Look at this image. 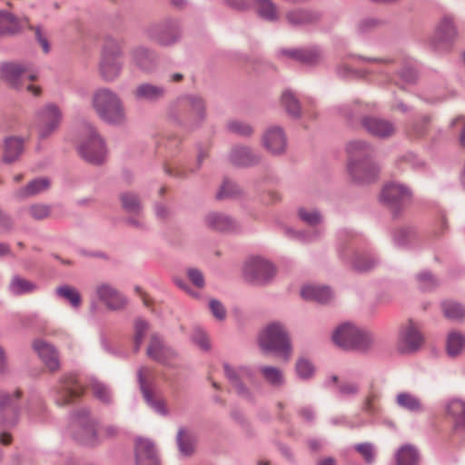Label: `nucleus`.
Returning <instances> with one entry per match:
<instances>
[{
    "label": "nucleus",
    "mask_w": 465,
    "mask_h": 465,
    "mask_svg": "<svg viewBox=\"0 0 465 465\" xmlns=\"http://www.w3.org/2000/svg\"><path fill=\"white\" fill-rule=\"evenodd\" d=\"M166 116L173 124L193 131L200 127L206 119V101L198 94H182L168 104Z\"/></svg>",
    "instance_id": "nucleus-1"
},
{
    "label": "nucleus",
    "mask_w": 465,
    "mask_h": 465,
    "mask_svg": "<svg viewBox=\"0 0 465 465\" xmlns=\"http://www.w3.org/2000/svg\"><path fill=\"white\" fill-rule=\"evenodd\" d=\"M257 342L263 353H272L284 361H288L292 357V346L289 332L279 322L266 325L260 331Z\"/></svg>",
    "instance_id": "nucleus-2"
},
{
    "label": "nucleus",
    "mask_w": 465,
    "mask_h": 465,
    "mask_svg": "<svg viewBox=\"0 0 465 465\" xmlns=\"http://www.w3.org/2000/svg\"><path fill=\"white\" fill-rule=\"evenodd\" d=\"M92 106L98 117L109 124L122 125L126 122L123 101L110 88L95 90L92 95Z\"/></svg>",
    "instance_id": "nucleus-3"
},
{
    "label": "nucleus",
    "mask_w": 465,
    "mask_h": 465,
    "mask_svg": "<svg viewBox=\"0 0 465 465\" xmlns=\"http://www.w3.org/2000/svg\"><path fill=\"white\" fill-rule=\"evenodd\" d=\"M331 338L337 346L347 351H367L375 342L371 332L351 322L337 326Z\"/></svg>",
    "instance_id": "nucleus-4"
},
{
    "label": "nucleus",
    "mask_w": 465,
    "mask_h": 465,
    "mask_svg": "<svg viewBox=\"0 0 465 465\" xmlns=\"http://www.w3.org/2000/svg\"><path fill=\"white\" fill-rule=\"evenodd\" d=\"M124 41L113 36H106L99 62V75L104 82H114L123 71L124 63L120 60L123 55Z\"/></svg>",
    "instance_id": "nucleus-5"
},
{
    "label": "nucleus",
    "mask_w": 465,
    "mask_h": 465,
    "mask_svg": "<svg viewBox=\"0 0 465 465\" xmlns=\"http://www.w3.org/2000/svg\"><path fill=\"white\" fill-rule=\"evenodd\" d=\"M144 36L162 47H170L178 44L183 36V28L179 20L172 17L153 22L143 29Z\"/></svg>",
    "instance_id": "nucleus-6"
},
{
    "label": "nucleus",
    "mask_w": 465,
    "mask_h": 465,
    "mask_svg": "<svg viewBox=\"0 0 465 465\" xmlns=\"http://www.w3.org/2000/svg\"><path fill=\"white\" fill-rule=\"evenodd\" d=\"M459 37L455 17L447 14L440 17L429 40L430 47L437 53L449 52Z\"/></svg>",
    "instance_id": "nucleus-7"
},
{
    "label": "nucleus",
    "mask_w": 465,
    "mask_h": 465,
    "mask_svg": "<svg viewBox=\"0 0 465 465\" xmlns=\"http://www.w3.org/2000/svg\"><path fill=\"white\" fill-rule=\"evenodd\" d=\"M82 135L83 141L78 147L81 157L89 163L95 165L102 164L106 156L104 141L90 124L84 125Z\"/></svg>",
    "instance_id": "nucleus-8"
},
{
    "label": "nucleus",
    "mask_w": 465,
    "mask_h": 465,
    "mask_svg": "<svg viewBox=\"0 0 465 465\" xmlns=\"http://www.w3.org/2000/svg\"><path fill=\"white\" fill-rule=\"evenodd\" d=\"M69 431L73 438L82 445L94 447L100 442L95 430V422L85 409L79 410L73 414Z\"/></svg>",
    "instance_id": "nucleus-9"
},
{
    "label": "nucleus",
    "mask_w": 465,
    "mask_h": 465,
    "mask_svg": "<svg viewBox=\"0 0 465 465\" xmlns=\"http://www.w3.org/2000/svg\"><path fill=\"white\" fill-rule=\"evenodd\" d=\"M38 72L29 64L9 62L0 67V77L12 88L22 89L27 81L37 79Z\"/></svg>",
    "instance_id": "nucleus-10"
},
{
    "label": "nucleus",
    "mask_w": 465,
    "mask_h": 465,
    "mask_svg": "<svg viewBox=\"0 0 465 465\" xmlns=\"http://www.w3.org/2000/svg\"><path fill=\"white\" fill-rule=\"evenodd\" d=\"M411 191L405 184L391 182L384 185L381 199L388 206L394 216H397L402 208L411 202Z\"/></svg>",
    "instance_id": "nucleus-11"
},
{
    "label": "nucleus",
    "mask_w": 465,
    "mask_h": 465,
    "mask_svg": "<svg viewBox=\"0 0 465 465\" xmlns=\"http://www.w3.org/2000/svg\"><path fill=\"white\" fill-rule=\"evenodd\" d=\"M275 275V268L268 260L262 257L248 259L243 266V276L253 284H266Z\"/></svg>",
    "instance_id": "nucleus-12"
},
{
    "label": "nucleus",
    "mask_w": 465,
    "mask_h": 465,
    "mask_svg": "<svg viewBox=\"0 0 465 465\" xmlns=\"http://www.w3.org/2000/svg\"><path fill=\"white\" fill-rule=\"evenodd\" d=\"M322 16V13L318 10L294 7L285 12L284 21L292 29L311 30L319 25Z\"/></svg>",
    "instance_id": "nucleus-13"
},
{
    "label": "nucleus",
    "mask_w": 465,
    "mask_h": 465,
    "mask_svg": "<svg viewBox=\"0 0 465 465\" xmlns=\"http://www.w3.org/2000/svg\"><path fill=\"white\" fill-rule=\"evenodd\" d=\"M423 343L420 326L412 320L401 325L398 332L397 348L401 353H412L419 351Z\"/></svg>",
    "instance_id": "nucleus-14"
},
{
    "label": "nucleus",
    "mask_w": 465,
    "mask_h": 465,
    "mask_svg": "<svg viewBox=\"0 0 465 465\" xmlns=\"http://www.w3.org/2000/svg\"><path fill=\"white\" fill-rule=\"evenodd\" d=\"M223 370L226 378L237 394L246 401H252L254 400L253 393L243 382L245 380H252L253 378L252 369L247 366L232 367L228 363H224Z\"/></svg>",
    "instance_id": "nucleus-15"
},
{
    "label": "nucleus",
    "mask_w": 465,
    "mask_h": 465,
    "mask_svg": "<svg viewBox=\"0 0 465 465\" xmlns=\"http://www.w3.org/2000/svg\"><path fill=\"white\" fill-rule=\"evenodd\" d=\"M62 114L59 108L49 104L39 109L35 114V126L41 139L50 136L59 126Z\"/></svg>",
    "instance_id": "nucleus-16"
},
{
    "label": "nucleus",
    "mask_w": 465,
    "mask_h": 465,
    "mask_svg": "<svg viewBox=\"0 0 465 465\" xmlns=\"http://www.w3.org/2000/svg\"><path fill=\"white\" fill-rule=\"evenodd\" d=\"M94 294L96 299L110 311H122L128 303L127 298L109 282L97 283L94 287Z\"/></svg>",
    "instance_id": "nucleus-17"
},
{
    "label": "nucleus",
    "mask_w": 465,
    "mask_h": 465,
    "mask_svg": "<svg viewBox=\"0 0 465 465\" xmlns=\"http://www.w3.org/2000/svg\"><path fill=\"white\" fill-rule=\"evenodd\" d=\"M146 355L156 362L170 366L171 361L178 356V353L165 343L160 334L153 332L150 335Z\"/></svg>",
    "instance_id": "nucleus-18"
},
{
    "label": "nucleus",
    "mask_w": 465,
    "mask_h": 465,
    "mask_svg": "<svg viewBox=\"0 0 465 465\" xmlns=\"http://www.w3.org/2000/svg\"><path fill=\"white\" fill-rule=\"evenodd\" d=\"M84 392V388L74 374L64 376L55 388L54 401L58 406H64Z\"/></svg>",
    "instance_id": "nucleus-19"
},
{
    "label": "nucleus",
    "mask_w": 465,
    "mask_h": 465,
    "mask_svg": "<svg viewBox=\"0 0 465 465\" xmlns=\"http://www.w3.org/2000/svg\"><path fill=\"white\" fill-rule=\"evenodd\" d=\"M341 260L350 264L352 270L358 272H367L379 263L378 258L371 252L353 251L349 248L340 252Z\"/></svg>",
    "instance_id": "nucleus-20"
},
{
    "label": "nucleus",
    "mask_w": 465,
    "mask_h": 465,
    "mask_svg": "<svg viewBox=\"0 0 465 465\" xmlns=\"http://www.w3.org/2000/svg\"><path fill=\"white\" fill-rule=\"evenodd\" d=\"M262 144L271 154L275 156L283 155L288 146L283 129L277 125L268 127L262 136Z\"/></svg>",
    "instance_id": "nucleus-21"
},
{
    "label": "nucleus",
    "mask_w": 465,
    "mask_h": 465,
    "mask_svg": "<svg viewBox=\"0 0 465 465\" xmlns=\"http://www.w3.org/2000/svg\"><path fill=\"white\" fill-rule=\"evenodd\" d=\"M348 171L352 181L357 184H368L378 179L380 167L374 161L349 162Z\"/></svg>",
    "instance_id": "nucleus-22"
},
{
    "label": "nucleus",
    "mask_w": 465,
    "mask_h": 465,
    "mask_svg": "<svg viewBox=\"0 0 465 465\" xmlns=\"http://www.w3.org/2000/svg\"><path fill=\"white\" fill-rule=\"evenodd\" d=\"M167 95V88L163 84L151 82H143L134 90V97L137 102L149 104H157L163 102Z\"/></svg>",
    "instance_id": "nucleus-23"
},
{
    "label": "nucleus",
    "mask_w": 465,
    "mask_h": 465,
    "mask_svg": "<svg viewBox=\"0 0 465 465\" xmlns=\"http://www.w3.org/2000/svg\"><path fill=\"white\" fill-rule=\"evenodd\" d=\"M20 391L8 393L0 391V420L6 427H13L18 420L17 401Z\"/></svg>",
    "instance_id": "nucleus-24"
},
{
    "label": "nucleus",
    "mask_w": 465,
    "mask_h": 465,
    "mask_svg": "<svg viewBox=\"0 0 465 465\" xmlns=\"http://www.w3.org/2000/svg\"><path fill=\"white\" fill-rule=\"evenodd\" d=\"M130 60L133 64L145 73L153 72L157 66L156 53L144 45H137L130 51Z\"/></svg>",
    "instance_id": "nucleus-25"
},
{
    "label": "nucleus",
    "mask_w": 465,
    "mask_h": 465,
    "mask_svg": "<svg viewBox=\"0 0 465 465\" xmlns=\"http://www.w3.org/2000/svg\"><path fill=\"white\" fill-rule=\"evenodd\" d=\"M230 162L238 167H252L262 162V155L252 148L244 145H235L229 153Z\"/></svg>",
    "instance_id": "nucleus-26"
},
{
    "label": "nucleus",
    "mask_w": 465,
    "mask_h": 465,
    "mask_svg": "<svg viewBox=\"0 0 465 465\" xmlns=\"http://www.w3.org/2000/svg\"><path fill=\"white\" fill-rule=\"evenodd\" d=\"M134 454L136 465H160L154 443L149 439H136Z\"/></svg>",
    "instance_id": "nucleus-27"
},
{
    "label": "nucleus",
    "mask_w": 465,
    "mask_h": 465,
    "mask_svg": "<svg viewBox=\"0 0 465 465\" xmlns=\"http://www.w3.org/2000/svg\"><path fill=\"white\" fill-rule=\"evenodd\" d=\"M361 124L370 134L379 138H388L395 132L392 123L376 116H364Z\"/></svg>",
    "instance_id": "nucleus-28"
},
{
    "label": "nucleus",
    "mask_w": 465,
    "mask_h": 465,
    "mask_svg": "<svg viewBox=\"0 0 465 465\" xmlns=\"http://www.w3.org/2000/svg\"><path fill=\"white\" fill-rule=\"evenodd\" d=\"M33 348L50 371H55L59 369V353L54 345L44 340H35Z\"/></svg>",
    "instance_id": "nucleus-29"
},
{
    "label": "nucleus",
    "mask_w": 465,
    "mask_h": 465,
    "mask_svg": "<svg viewBox=\"0 0 465 465\" xmlns=\"http://www.w3.org/2000/svg\"><path fill=\"white\" fill-rule=\"evenodd\" d=\"M204 221L209 228L217 232H235L240 230L238 223L230 215L223 213H210L205 216Z\"/></svg>",
    "instance_id": "nucleus-30"
},
{
    "label": "nucleus",
    "mask_w": 465,
    "mask_h": 465,
    "mask_svg": "<svg viewBox=\"0 0 465 465\" xmlns=\"http://www.w3.org/2000/svg\"><path fill=\"white\" fill-rule=\"evenodd\" d=\"M346 150L349 154V162L373 161L374 149L365 141H351L347 144Z\"/></svg>",
    "instance_id": "nucleus-31"
},
{
    "label": "nucleus",
    "mask_w": 465,
    "mask_h": 465,
    "mask_svg": "<svg viewBox=\"0 0 465 465\" xmlns=\"http://www.w3.org/2000/svg\"><path fill=\"white\" fill-rule=\"evenodd\" d=\"M25 140L18 136H9L4 141L3 162L12 163L19 159L24 152Z\"/></svg>",
    "instance_id": "nucleus-32"
},
{
    "label": "nucleus",
    "mask_w": 465,
    "mask_h": 465,
    "mask_svg": "<svg viewBox=\"0 0 465 465\" xmlns=\"http://www.w3.org/2000/svg\"><path fill=\"white\" fill-rule=\"evenodd\" d=\"M145 371L146 369L144 367H141L137 371V378L143 399L146 403L157 413L161 415H167L168 411L164 406L163 401L154 400L152 391L146 385V381L143 376Z\"/></svg>",
    "instance_id": "nucleus-33"
},
{
    "label": "nucleus",
    "mask_w": 465,
    "mask_h": 465,
    "mask_svg": "<svg viewBox=\"0 0 465 465\" xmlns=\"http://www.w3.org/2000/svg\"><path fill=\"white\" fill-rule=\"evenodd\" d=\"M396 405L411 413H420L424 411L421 400L409 391H401L395 397Z\"/></svg>",
    "instance_id": "nucleus-34"
},
{
    "label": "nucleus",
    "mask_w": 465,
    "mask_h": 465,
    "mask_svg": "<svg viewBox=\"0 0 465 465\" xmlns=\"http://www.w3.org/2000/svg\"><path fill=\"white\" fill-rule=\"evenodd\" d=\"M282 53L291 58L308 64H316L322 58V51L319 47L284 50Z\"/></svg>",
    "instance_id": "nucleus-35"
},
{
    "label": "nucleus",
    "mask_w": 465,
    "mask_h": 465,
    "mask_svg": "<svg viewBox=\"0 0 465 465\" xmlns=\"http://www.w3.org/2000/svg\"><path fill=\"white\" fill-rule=\"evenodd\" d=\"M196 437L194 433L183 427H181L176 435V444L180 453L185 457H189L194 452Z\"/></svg>",
    "instance_id": "nucleus-36"
},
{
    "label": "nucleus",
    "mask_w": 465,
    "mask_h": 465,
    "mask_svg": "<svg viewBox=\"0 0 465 465\" xmlns=\"http://www.w3.org/2000/svg\"><path fill=\"white\" fill-rule=\"evenodd\" d=\"M301 295L305 300L327 303L332 298V292L327 286L308 285L302 289Z\"/></svg>",
    "instance_id": "nucleus-37"
},
{
    "label": "nucleus",
    "mask_w": 465,
    "mask_h": 465,
    "mask_svg": "<svg viewBox=\"0 0 465 465\" xmlns=\"http://www.w3.org/2000/svg\"><path fill=\"white\" fill-rule=\"evenodd\" d=\"M446 412L455 420V426L465 430V400L453 398L445 404Z\"/></svg>",
    "instance_id": "nucleus-38"
},
{
    "label": "nucleus",
    "mask_w": 465,
    "mask_h": 465,
    "mask_svg": "<svg viewBox=\"0 0 465 465\" xmlns=\"http://www.w3.org/2000/svg\"><path fill=\"white\" fill-rule=\"evenodd\" d=\"M23 28L20 20L12 13L0 10V36L13 35Z\"/></svg>",
    "instance_id": "nucleus-39"
},
{
    "label": "nucleus",
    "mask_w": 465,
    "mask_h": 465,
    "mask_svg": "<svg viewBox=\"0 0 465 465\" xmlns=\"http://www.w3.org/2000/svg\"><path fill=\"white\" fill-rule=\"evenodd\" d=\"M54 294L66 301L72 308L78 309L82 304V297L79 291L69 284H62L55 288Z\"/></svg>",
    "instance_id": "nucleus-40"
},
{
    "label": "nucleus",
    "mask_w": 465,
    "mask_h": 465,
    "mask_svg": "<svg viewBox=\"0 0 465 465\" xmlns=\"http://www.w3.org/2000/svg\"><path fill=\"white\" fill-rule=\"evenodd\" d=\"M258 371L262 374L264 381L274 388H280L285 383L283 372L277 367L262 365L258 367Z\"/></svg>",
    "instance_id": "nucleus-41"
},
{
    "label": "nucleus",
    "mask_w": 465,
    "mask_h": 465,
    "mask_svg": "<svg viewBox=\"0 0 465 465\" xmlns=\"http://www.w3.org/2000/svg\"><path fill=\"white\" fill-rule=\"evenodd\" d=\"M258 15L269 22H276L279 19V13L276 5L272 0H254Z\"/></svg>",
    "instance_id": "nucleus-42"
},
{
    "label": "nucleus",
    "mask_w": 465,
    "mask_h": 465,
    "mask_svg": "<svg viewBox=\"0 0 465 465\" xmlns=\"http://www.w3.org/2000/svg\"><path fill=\"white\" fill-rule=\"evenodd\" d=\"M419 460L418 450L411 444L401 447L396 453V465H418Z\"/></svg>",
    "instance_id": "nucleus-43"
},
{
    "label": "nucleus",
    "mask_w": 465,
    "mask_h": 465,
    "mask_svg": "<svg viewBox=\"0 0 465 465\" xmlns=\"http://www.w3.org/2000/svg\"><path fill=\"white\" fill-rule=\"evenodd\" d=\"M49 185L50 181L47 178H37L31 181L25 187L19 189L16 196L19 198L33 196L45 191Z\"/></svg>",
    "instance_id": "nucleus-44"
},
{
    "label": "nucleus",
    "mask_w": 465,
    "mask_h": 465,
    "mask_svg": "<svg viewBox=\"0 0 465 465\" xmlns=\"http://www.w3.org/2000/svg\"><path fill=\"white\" fill-rule=\"evenodd\" d=\"M120 201L124 210L134 215H140L143 205L139 196L132 192H124L120 194Z\"/></svg>",
    "instance_id": "nucleus-45"
},
{
    "label": "nucleus",
    "mask_w": 465,
    "mask_h": 465,
    "mask_svg": "<svg viewBox=\"0 0 465 465\" xmlns=\"http://www.w3.org/2000/svg\"><path fill=\"white\" fill-rule=\"evenodd\" d=\"M446 348L450 357L460 355L465 348V335L457 331H450L447 337Z\"/></svg>",
    "instance_id": "nucleus-46"
},
{
    "label": "nucleus",
    "mask_w": 465,
    "mask_h": 465,
    "mask_svg": "<svg viewBox=\"0 0 465 465\" xmlns=\"http://www.w3.org/2000/svg\"><path fill=\"white\" fill-rule=\"evenodd\" d=\"M297 215L302 222L311 227H316L323 222L322 213L316 208L299 207L297 209Z\"/></svg>",
    "instance_id": "nucleus-47"
},
{
    "label": "nucleus",
    "mask_w": 465,
    "mask_h": 465,
    "mask_svg": "<svg viewBox=\"0 0 465 465\" xmlns=\"http://www.w3.org/2000/svg\"><path fill=\"white\" fill-rule=\"evenodd\" d=\"M381 393L379 390H377L373 384L371 385L367 395L365 396L362 402V411H364L367 415L372 417L379 413L380 408L376 404V402L380 400Z\"/></svg>",
    "instance_id": "nucleus-48"
},
{
    "label": "nucleus",
    "mask_w": 465,
    "mask_h": 465,
    "mask_svg": "<svg viewBox=\"0 0 465 465\" xmlns=\"http://www.w3.org/2000/svg\"><path fill=\"white\" fill-rule=\"evenodd\" d=\"M36 290V284L19 275H15L10 283L9 291L14 295H23L25 293L33 292Z\"/></svg>",
    "instance_id": "nucleus-49"
},
{
    "label": "nucleus",
    "mask_w": 465,
    "mask_h": 465,
    "mask_svg": "<svg viewBox=\"0 0 465 465\" xmlns=\"http://www.w3.org/2000/svg\"><path fill=\"white\" fill-rule=\"evenodd\" d=\"M90 388L94 397L102 403L110 404L113 401L111 389L105 383L94 379L90 382Z\"/></svg>",
    "instance_id": "nucleus-50"
},
{
    "label": "nucleus",
    "mask_w": 465,
    "mask_h": 465,
    "mask_svg": "<svg viewBox=\"0 0 465 465\" xmlns=\"http://www.w3.org/2000/svg\"><path fill=\"white\" fill-rule=\"evenodd\" d=\"M441 308L445 317L450 320L461 321L465 318V307L457 302H443Z\"/></svg>",
    "instance_id": "nucleus-51"
},
{
    "label": "nucleus",
    "mask_w": 465,
    "mask_h": 465,
    "mask_svg": "<svg viewBox=\"0 0 465 465\" xmlns=\"http://www.w3.org/2000/svg\"><path fill=\"white\" fill-rule=\"evenodd\" d=\"M284 233L291 239L307 243L317 240L321 236L322 232L318 229L312 231H296L287 227L284 229Z\"/></svg>",
    "instance_id": "nucleus-52"
},
{
    "label": "nucleus",
    "mask_w": 465,
    "mask_h": 465,
    "mask_svg": "<svg viewBox=\"0 0 465 465\" xmlns=\"http://www.w3.org/2000/svg\"><path fill=\"white\" fill-rule=\"evenodd\" d=\"M150 329V324L147 321L138 318L134 322V351H139L144 338L146 337Z\"/></svg>",
    "instance_id": "nucleus-53"
},
{
    "label": "nucleus",
    "mask_w": 465,
    "mask_h": 465,
    "mask_svg": "<svg viewBox=\"0 0 465 465\" xmlns=\"http://www.w3.org/2000/svg\"><path fill=\"white\" fill-rule=\"evenodd\" d=\"M282 104L292 117H299L301 106L298 99L291 90H285L282 94Z\"/></svg>",
    "instance_id": "nucleus-54"
},
{
    "label": "nucleus",
    "mask_w": 465,
    "mask_h": 465,
    "mask_svg": "<svg viewBox=\"0 0 465 465\" xmlns=\"http://www.w3.org/2000/svg\"><path fill=\"white\" fill-rule=\"evenodd\" d=\"M226 127L230 133L242 137H250L253 134L252 126L240 120H230L227 122Z\"/></svg>",
    "instance_id": "nucleus-55"
},
{
    "label": "nucleus",
    "mask_w": 465,
    "mask_h": 465,
    "mask_svg": "<svg viewBox=\"0 0 465 465\" xmlns=\"http://www.w3.org/2000/svg\"><path fill=\"white\" fill-rule=\"evenodd\" d=\"M241 194L242 189L236 183L225 180L218 191L216 198L219 200L235 198Z\"/></svg>",
    "instance_id": "nucleus-56"
},
{
    "label": "nucleus",
    "mask_w": 465,
    "mask_h": 465,
    "mask_svg": "<svg viewBox=\"0 0 465 465\" xmlns=\"http://www.w3.org/2000/svg\"><path fill=\"white\" fill-rule=\"evenodd\" d=\"M29 215L35 220H44L50 216L51 206L45 203H35L27 209Z\"/></svg>",
    "instance_id": "nucleus-57"
},
{
    "label": "nucleus",
    "mask_w": 465,
    "mask_h": 465,
    "mask_svg": "<svg viewBox=\"0 0 465 465\" xmlns=\"http://www.w3.org/2000/svg\"><path fill=\"white\" fill-rule=\"evenodd\" d=\"M337 392L341 398L355 397L360 392V386L356 382L343 381L337 386Z\"/></svg>",
    "instance_id": "nucleus-58"
},
{
    "label": "nucleus",
    "mask_w": 465,
    "mask_h": 465,
    "mask_svg": "<svg viewBox=\"0 0 465 465\" xmlns=\"http://www.w3.org/2000/svg\"><path fill=\"white\" fill-rule=\"evenodd\" d=\"M413 235L414 231L411 228H400L393 233V242L398 247H404Z\"/></svg>",
    "instance_id": "nucleus-59"
},
{
    "label": "nucleus",
    "mask_w": 465,
    "mask_h": 465,
    "mask_svg": "<svg viewBox=\"0 0 465 465\" xmlns=\"http://www.w3.org/2000/svg\"><path fill=\"white\" fill-rule=\"evenodd\" d=\"M295 369L297 375L302 380L311 378L314 372L312 363L306 359H299L296 362Z\"/></svg>",
    "instance_id": "nucleus-60"
},
{
    "label": "nucleus",
    "mask_w": 465,
    "mask_h": 465,
    "mask_svg": "<svg viewBox=\"0 0 465 465\" xmlns=\"http://www.w3.org/2000/svg\"><path fill=\"white\" fill-rule=\"evenodd\" d=\"M354 449L363 457L368 464H371L374 461L375 452L371 443H359L354 446Z\"/></svg>",
    "instance_id": "nucleus-61"
},
{
    "label": "nucleus",
    "mask_w": 465,
    "mask_h": 465,
    "mask_svg": "<svg viewBox=\"0 0 465 465\" xmlns=\"http://www.w3.org/2000/svg\"><path fill=\"white\" fill-rule=\"evenodd\" d=\"M420 287L424 291H429L438 284L437 279L430 272H423L417 275Z\"/></svg>",
    "instance_id": "nucleus-62"
},
{
    "label": "nucleus",
    "mask_w": 465,
    "mask_h": 465,
    "mask_svg": "<svg viewBox=\"0 0 465 465\" xmlns=\"http://www.w3.org/2000/svg\"><path fill=\"white\" fill-rule=\"evenodd\" d=\"M381 25V21L378 20L376 18H364L361 21H360L357 25V32L359 34H367L373 29L379 27Z\"/></svg>",
    "instance_id": "nucleus-63"
},
{
    "label": "nucleus",
    "mask_w": 465,
    "mask_h": 465,
    "mask_svg": "<svg viewBox=\"0 0 465 465\" xmlns=\"http://www.w3.org/2000/svg\"><path fill=\"white\" fill-rule=\"evenodd\" d=\"M192 340L203 351H208L211 347L209 339L202 329L196 328L193 330Z\"/></svg>",
    "instance_id": "nucleus-64"
}]
</instances>
